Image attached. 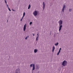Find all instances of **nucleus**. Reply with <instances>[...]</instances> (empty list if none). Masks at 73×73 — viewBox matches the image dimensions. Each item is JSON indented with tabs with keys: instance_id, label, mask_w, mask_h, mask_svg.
Segmentation results:
<instances>
[{
	"instance_id": "nucleus-25",
	"label": "nucleus",
	"mask_w": 73,
	"mask_h": 73,
	"mask_svg": "<svg viewBox=\"0 0 73 73\" xmlns=\"http://www.w3.org/2000/svg\"><path fill=\"white\" fill-rule=\"evenodd\" d=\"M24 17H23H23H22V19H23V18H24Z\"/></svg>"
},
{
	"instance_id": "nucleus-12",
	"label": "nucleus",
	"mask_w": 73,
	"mask_h": 73,
	"mask_svg": "<svg viewBox=\"0 0 73 73\" xmlns=\"http://www.w3.org/2000/svg\"><path fill=\"white\" fill-rule=\"evenodd\" d=\"M38 36L36 37V41H38Z\"/></svg>"
},
{
	"instance_id": "nucleus-3",
	"label": "nucleus",
	"mask_w": 73,
	"mask_h": 73,
	"mask_svg": "<svg viewBox=\"0 0 73 73\" xmlns=\"http://www.w3.org/2000/svg\"><path fill=\"white\" fill-rule=\"evenodd\" d=\"M33 15H34V16H37V11H34L33 13Z\"/></svg>"
},
{
	"instance_id": "nucleus-2",
	"label": "nucleus",
	"mask_w": 73,
	"mask_h": 73,
	"mask_svg": "<svg viewBox=\"0 0 73 73\" xmlns=\"http://www.w3.org/2000/svg\"><path fill=\"white\" fill-rule=\"evenodd\" d=\"M32 66H33L32 70H34L35 69V64H31L30 65L31 68V67H32Z\"/></svg>"
},
{
	"instance_id": "nucleus-14",
	"label": "nucleus",
	"mask_w": 73,
	"mask_h": 73,
	"mask_svg": "<svg viewBox=\"0 0 73 73\" xmlns=\"http://www.w3.org/2000/svg\"><path fill=\"white\" fill-rule=\"evenodd\" d=\"M25 15V12H24L23 13V17H24V16Z\"/></svg>"
},
{
	"instance_id": "nucleus-22",
	"label": "nucleus",
	"mask_w": 73,
	"mask_h": 73,
	"mask_svg": "<svg viewBox=\"0 0 73 73\" xmlns=\"http://www.w3.org/2000/svg\"><path fill=\"white\" fill-rule=\"evenodd\" d=\"M12 10L13 11H15V10H13V9H12Z\"/></svg>"
},
{
	"instance_id": "nucleus-21",
	"label": "nucleus",
	"mask_w": 73,
	"mask_h": 73,
	"mask_svg": "<svg viewBox=\"0 0 73 73\" xmlns=\"http://www.w3.org/2000/svg\"><path fill=\"white\" fill-rule=\"evenodd\" d=\"M5 3H6V4H7V1H6V0H5Z\"/></svg>"
},
{
	"instance_id": "nucleus-29",
	"label": "nucleus",
	"mask_w": 73,
	"mask_h": 73,
	"mask_svg": "<svg viewBox=\"0 0 73 73\" xmlns=\"http://www.w3.org/2000/svg\"><path fill=\"white\" fill-rule=\"evenodd\" d=\"M7 21H8V20H7Z\"/></svg>"
},
{
	"instance_id": "nucleus-5",
	"label": "nucleus",
	"mask_w": 73,
	"mask_h": 73,
	"mask_svg": "<svg viewBox=\"0 0 73 73\" xmlns=\"http://www.w3.org/2000/svg\"><path fill=\"white\" fill-rule=\"evenodd\" d=\"M27 26V24H25L23 27V31H25V29H26V27Z\"/></svg>"
},
{
	"instance_id": "nucleus-28",
	"label": "nucleus",
	"mask_w": 73,
	"mask_h": 73,
	"mask_svg": "<svg viewBox=\"0 0 73 73\" xmlns=\"http://www.w3.org/2000/svg\"><path fill=\"white\" fill-rule=\"evenodd\" d=\"M37 36H38V34H37Z\"/></svg>"
},
{
	"instance_id": "nucleus-1",
	"label": "nucleus",
	"mask_w": 73,
	"mask_h": 73,
	"mask_svg": "<svg viewBox=\"0 0 73 73\" xmlns=\"http://www.w3.org/2000/svg\"><path fill=\"white\" fill-rule=\"evenodd\" d=\"M67 61H66L65 60H64L63 62V63H62V65L63 66H66V64H67Z\"/></svg>"
},
{
	"instance_id": "nucleus-24",
	"label": "nucleus",
	"mask_w": 73,
	"mask_h": 73,
	"mask_svg": "<svg viewBox=\"0 0 73 73\" xmlns=\"http://www.w3.org/2000/svg\"><path fill=\"white\" fill-rule=\"evenodd\" d=\"M7 7H8V8H9V7H8V5H7Z\"/></svg>"
},
{
	"instance_id": "nucleus-27",
	"label": "nucleus",
	"mask_w": 73,
	"mask_h": 73,
	"mask_svg": "<svg viewBox=\"0 0 73 73\" xmlns=\"http://www.w3.org/2000/svg\"><path fill=\"white\" fill-rule=\"evenodd\" d=\"M22 20H23V19H21V21H22Z\"/></svg>"
},
{
	"instance_id": "nucleus-19",
	"label": "nucleus",
	"mask_w": 73,
	"mask_h": 73,
	"mask_svg": "<svg viewBox=\"0 0 73 73\" xmlns=\"http://www.w3.org/2000/svg\"><path fill=\"white\" fill-rule=\"evenodd\" d=\"M31 24H32V22H31L30 23V25H31Z\"/></svg>"
},
{
	"instance_id": "nucleus-4",
	"label": "nucleus",
	"mask_w": 73,
	"mask_h": 73,
	"mask_svg": "<svg viewBox=\"0 0 73 73\" xmlns=\"http://www.w3.org/2000/svg\"><path fill=\"white\" fill-rule=\"evenodd\" d=\"M58 23L59 24V25H61L62 24V21L61 20H60L59 21Z\"/></svg>"
},
{
	"instance_id": "nucleus-18",
	"label": "nucleus",
	"mask_w": 73,
	"mask_h": 73,
	"mask_svg": "<svg viewBox=\"0 0 73 73\" xmlns=\"http://www.w3.org/2000/svg\"><path fill=\"white\" fill-rule=\"evenodd\" d=\"M8 9H9V11H10V12L11 11V9H9V7H8Z\"/></svg>"
},
{
	"instance_id": "nucleus-23",
	"label": "nucleus",
	"mask_w": 73,
	"mask_h": 73,
	"mask_svg": "<svg viewBox=\"0 0 73 73\" xmlns=\"http://www.w3.org/2000/svg\"><path fill=\"white\" fill-rule=\"evenodd\" d=\"M27 37H26L25 38V40H27Z\"/></svg>"
},
{
	"instance_id": "nucleus-10",
	"label": "nucleus",
	"mask_w": 73,
	"mask_h": 73,
	"mask_svg": "<svg viewBox=\"0 0 73 73\" xmlns=\"http://www.w3.org/2000/svg\"><path fill=\"white\" fill-rule=\"evenodd\" d=\"M37 51H38V50L36 49H35L34 50V52L36 53V52H37Z\"/></svg>"
},
{
	"instance_id": "nucleus-8",
	"label": "nucleus",
	"mask_w": 73,
	"mask_h": 73,
	"mask_svg": "<svg viewBox=\"0 0 73 73\" xmlns=\"http://www.w3.org/2000/svg\"><path fill=\"white\" fill-rule=\"evenodd\" d=\"M54 49H55V47H54V46H53L52 47V52H53L54 51Z\"/></svg>"
},
{
	"instance_id": "nucleus-6",
	"label": "nucleus",
	"mask_w": 73,
	"mask_h": 73,
	"mask_svg": "<svg viewBox=\"0 0 73 73\" xmlns=\"http://www.w3.org/2000/svg\"><path fill=\"white\" fill-rule=\"evenodd\" d=\"M60 27L59 28V31H60L61 29V28H62V25H59Z\"/></svg>"
},
{
	"instance_id": "nucleus-13",
	"label": "nucleus",
	"mask_w": 73,
	"mask_h": 73,
	"mask_svg": "<svg viewBox=\"0 0 73 73\" xmlns=\"http://www.w3.org/2000/svg\"><path fill=\"white\" fill-rule=\"evenodd\" d=\"M55 46H57V45H58V43L57 42L55 44Z\"/></svg>"
},
{
	"instance_id": "nucleus-17",
	"label": "nucleus",
	"mask_w": 73,
	"mask_h": 73,
	"mask_svg": "<svg viewBox=\"0 0 73 73\" xmlns=\"http://www.w3.org/2000/svg\"><path fill=\"white\" fill-rule=\"evenodd\" d=\"M61 48H60L59 51L61 52Z\"/></svg>"
},
{
	"instance_id": "nucleus-9",
	"label": "nucleus",
	"mask_w": 73,
	"mask_h": 73,
	"mask_svg": "<svg viewBox=\"0 0 73 73\" xmlns=\"http://www.w3.org/2000/svg\"><path fill=\"white\" fill-rule=\"evenodd\" d=\"M43 9H44L45 8V3L44 2H43Z\"/></svg>"
},
{
	"instance_id": "nucleus-7",
	"label": "nucleus",
	"mask_w": 73,
	"mask_h": 73,
	"mask_svg": "<svg viewBox=\"0 0 73 73\" xmlns=\"http://www.w3.org/2000/svg\"><path fill=\"white\" fill-rule=\"evenodd\" d=\"M65 5H64L63 7V9H62V11L64 12V9H65Z\"/></svg>"
},
{
	"instance_id": "nucleus-26",
	"label": "nucleus",
	"mask_w": 73,
	"mask_h": 73,
	"mask_svg": "<svg viewBox=\"0 0 73 73\" xmlns=\"http://www.w3.org/2000/svg\"><path fill=\"white\" fill-rule=\"evenodd\" d=\"M33 36H35V34H33Z\"/></svg>"
},
{
	"instance_id": "nucleus-15",
	"label": "nucleus",
	"mask_w": 73,
	"mask_h": 73,
	"mask_svg": "<svg viewBox=\"0 0 73 73\" xmlns=\"http://www.w3.org/2000/svg\"><path fill=\"white\" fill-rule=\"evenodd\" d=\"M60 51H58V52L57 54V55H58V54H60Z\"/></svg>"
},
{
	"instance_id": "nucleus-16",
	"label": "nucleus",
	"mask_w": 73,
	"mask_h": 73,
	"mask_svg": "<svg viewBox=\"0 0 73 73\" xmlns=\"http://www.w3.org/2000/svg\"><path fill=\"white\" fill-rule=\"evenodd\" d=\"M39 68V67L38 66H36V69H38Z\"/></svg>"
},
{
	"instance_id": "nucleus-20",
	"label": "nucleus",
	"mask_w": 73,
	"mask_h": 73,
	"mask_svg": "<svg viewBox=\"0 0 73 73\" xmlns=\"http://www.w3.org/2000/svg\"><path fill=\"white\" fill-rule=\"evenodd\" d=\"M69 11L70 12H71V11H72V9H70L69 10Z\"/></svg>"
},
{
	"instance_id": "nucleus-11",
	"label": "nucleus",
	"mask_w": 73,
	"mask_h": 73,
	"mask_svg": "<svg viewBox=\"0 0 73 73\" xmlns=\"http://www.w3.org/2000/svg\"><path fill=\"white\" fill-rule=\"evenodd\" d=\"M30 7H31V5L29 4L28 7V9H30Z\"/></svg>"
}]
</instances>
